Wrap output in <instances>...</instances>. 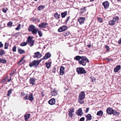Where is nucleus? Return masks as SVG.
<instances>
[{
	"label": "nucleus",
	"mask_w": 121,
	"mask_h": 121,
	"mask_svg": "<svg viewBox=\"0 0 121 121\" xmlns=\"http://www.w3.org/2000/svg\"><path fill=\"white\" fill-rule=\"evenodd\" d=\"M74 60L78 61L80 65L84 66L86 65V63L89 62L88 59L85 56H76L74 57Z\"/></svg>",
	"instance_id": "nucleus-1"
},
{
	"label": "nucleus",
	"mask_w": 121,
	"mask_h": 121,
	"mask_svg": "<svg viewBox=\"0 0 121 121\" xmlns=\"http://www.w3.org/2000/svg\"><path fill=\"white\" fill-rule=\"evenodd\" d=\"M85 96L84 92L83 91H82L79 94L78 100L79 103L80 104H82L84 103L83 99L85 97Z\"/></svg>",
	"instance_id": "nucleus-2"
},
{
	"label": "nucleus",
	"mask_w": 121,
	"mask_h": 121,
	"mask_svg": "<svg viewBox=\"0 0 121 121\" xmlns=\"http://www.w3.org/2000/svg\"><path fill=\"white\" fill-rule=\"evenodd\" d=\"M41 61V59L40 60H33L30 63L29 66L31 67H34L36 68Z\"/></svg>",
	"instance_id": "nucleus-3"
},
{
	"label": "nucleus",
	"mask_w": 121,
	"mask_h": 121,
	"mask_svg": "<svg viewBox=\"0 0 121 121\" xmlns=\"http://www.w3.org/2000/svg\"><path fill=\"white\" fill-rule=\"evenodd\" d=\"M28 30L30 32H31L33 34L35 35L37 33V29L33 25H30L28 27Z\"/></svg>",
	"instance_id": "nucleus-4"
},
{
	"label": "nucleus",
	"mask_w": 121,
	"mask_h": 121,
	"mask_svg": "<svg viewBox=\"0 0 121 121\" xmlns=\"http://www.w3.org/2000/svg\"><path fill=\"white\" fill-rule=\"evenodd\" d=\"M76 71L78 74H83L86 73L85 70L82 67L77 68L76 69Z\"/></svg>",
	"instance_id": "nucleus-5"
},
{
	"label": "nucleus",
	"mask_w": 121,
	"mask_h": 121,
	"mask_svg": "<svg viewBox=\"0 0 121 121\" xmlns=\"http://www.w3.org/2000/svg\"><path fill=\"white\" fill-rule=\"evenodd\" d=\"M48 25V23L47 22H42L39 25L38 27L40 28H47Z\"/></svg>",
	"instance_id": "nucleus-6"
},
{
	"label": "nucleus",
	"mask_w": 121,
	"mask_h": 121,
	"mask_svg": "<svg viewBox=\"0 0 121 121\" xmlns=\"http://www.w3.org/2000/svg\"><path fill=\"white\" fill-rule=\"evenodd\" d=\"M85 20V17H81L78 18V21L80 25H82L84 23V22Z\"/></svg>",
	"instance_id": "nucleus-7"
},
{
	"label": "nucleus",
	"mask_w": 121,
	"mask_h": 121,
	"mask_svg": "<svg viewBox=\"0 0 121 121\" xmlns=\"http://www.w3.org/2000/svg\"><path fill=\"white\" fill-rule=\"evenodd\" d=\"M51 56V54H50L49 52H48L45 54V56L43 58L41 59V60L42 61L43 60H46L48 59Z\"/></svg>",
	"instance_id": "nucleus-8"
},
{
	"label": "nucleus",
	"mask_w": 121,
	"mask_h": 121,
	"mask_svg": "<svg viewBox=\"0 0 121 121\" xmlns=\"http://www.w3.org/2000/svg\"><path fill=\"white\" fill-rule=\"evenodd\" d=\"M67 29V27L66 26L64 25L58 29V31L59 32H62L65 31L66 29Z\"/></svg>",
	"instance_id": "nucleus-9"
},
{
	"label": "nucleus",
	"mask_w": 121,
	"mask_h": 121,
	"mask_svg": "<svg viewBox=\"0 0 121 121\" xmlns=\"http://www.w3.org/2000/svg\"><path fill=\"white\" fill-rule=\"evenodd\" d=\"M34 55L33 56V57L34 58H37L41 57L42 56V55L39 52H35L34 53Z\"/></svg>",
	"instance_id": "nucleus-10"
},
{
	"label": "nucleus",
	"mask_w": 121,
	"mask_h": 121,
	"mask_svg": "<svg viewBox=\"0 0 121 121\" xmlns=\"http://www.w3.org/2000/svg\"><path fill=\"white\" fill-rule=\"evenodd\" d=\"M51 94L52 96H55L57 94L58 92L55 89H53L51 91Z\"/></svg>",
	"instance_id": "nucleus-11"
},
{
	"label": "nucleus",
	"mask_w": 121,
	"mask_h": 121,
	"mask_svg": "<svg viewBox=\"0 0 121 121\" xmlns=\"http://www.w3.org/2000/svg\"><path fill=\"white\" fill-rule=\"evenodd\" d=\"M109 4L108 2L107 1L104 2L102 3V5L105 9H107L109 8Z\"/></svg>",
	"instance_id": "nucleus-12"
},
{
	"label": "nucleus",
	"mask_w": 121,
	"mask_h": 121,
	"mask_svg": "<svg viewBox=\"0 0 121 121\" xmlns=\"http://www.w3.org/2000/svg\"><path fill=\"white\" fill-rule=\"evenodd\" d=\"M78 116H82L83 114L82 108L79 109L75 113Z\"/></svg>",
	"instance_id": "nucleus-13"
},
{
	"label": "nucleus",
	"mask_w": 121,
	"mask_h": 121,
	"mask_svg": "<svg viewBox=\"0 0 121 121\" xmlns=\"http://www.w3.org/2000/svg\"><path fill=\"white\" fill-rule=\"evenodd\" d=\"M36 80V79L35 78H30L29 80L30 84L33 86L35 85V82Z\"/></svg>",
	"instance_id": "nucleus-14"
},
{
	"label": "nucleus",
	"mask_w": 121,
	"mask_h": 121,
	"mask_svg": "<svg viewBox=\"0 0 121 121\" xmlns=\"http://www.w3.org/2000/svg\"><path fill=\"white\" fill-rule=\"evenodd\" d=\"M113 109L110 107H109L106 109V112L107 113L111 115L113 113Z\"/></svg>",
	"instance_id": "nucleus-15"
},
{
	"label": "nucleus",
	"mask_w": 121,
	"mask_h": 121,
	"mask_svg": "<svg viewBox=\"0 0 121 121\" xmlns=\"http://www.w3.org/2000/svg\"><path fill=\"white\" fill-rule=\"evenodd\" d=\"M55 99L54 98H52L49 100L48 102V103L51 105H52L55 104Z\"/></svg>",
	"instance_id": "nucleus-16"
},
{
	"label": "nucleus",
	"mask_w": 121,
	"mask_h": 121,
	"mask_svg": "<svg viewBox=\"0 0 121 121\" xmlns=\"http://www.w3.org/2000/svg\"><path fill=\"white\" fill-rule=\"evenodd\" d=\"M121 68V66L120 65H117L114 68V71L115 72H117Z\"/></svg>",
	"instance_id": "nucleus-17"
},
{
	"label": "nucleus",
	"mask_w": 121,
	"mask_h": 121,
	"mask_svg": "<svg viewBox=\"0 0 121 121\" xmlns=\"http://www.w3.org/2000/svg\"><path fill=\"white\" fill-rule=\"evenodd\" d=\"M34 99V97L32 93H31L28 96V100L32 101Z\"/></svg>",
	"instance_id": "nucleus-18"
},
{
	"label": "nucleus",
	"mask_w": 121,
	"mask_h": 121,
	"mask_svg": "<svg viewBox=\"0 0 121 121\" xmlns=\"http://www.w3.org/2000/svg\"><path fill=\"white\" fill-rule=\"evenodd\" d=\"M30 114L29 113L26 114L24 116V117L25 118V120L27 121L28 119L30 117Z\"/></svg>",
	"instance_id": "nucleus-19"
},
{
	"label": "nucleus",
	"mask_w": 121,
	"mask_h": 121,
	"mask_svg": "<svg viewBox=\"0 0 121 121\" xmlns=\"http://www.w3.org/2000/svg\"><path fill=\"white\" fill-rule=\"evenodd\" d=\"M86 121L90 120H91L92 117L91 115L89 114H88L86 116Z\"/></svg>",
	"instance_id": "nucleus-20"
},
{
	"label": "nucleus",
	"mask_w": 121,
	"mask_h": 121,
	"mask_svg": "<svg viewBox=\"0 0 121 121\" xmlns=\"http://www.w3.org/2000/svg\"><path fill=\"white\" fill-rule=\"evenodd\" d=\"M7 62V61L5 59L0 58V63L5 64Z\"/></svg>",
	"instance_id": "nucleus-21"
},
{
	"label": "nucleus",
	"mask_w": 121,
	"mask_h": 121,
	"mask_svg": "<svg viewBox=\"0 0 121 121\" xmlns=\"http://www.w3.org/2000/svg\"><path fill=\"white\" fill-rule=\"evenodd\" d=\"M51 62L50 61L48 62H46V66L48 69H49L50 67L51 66Z\"/></svg>",
	"instance_id": "nucleus-22"
},
{
	"label": "nucleus",
	"mask_w": 121,
	"mask_h": 121,
	"mask_svg": "<svg viewBox=\"0 0 121 121\" xmlns=\"http://www.w3.org/2000/svg\"><path fill=\"white\" fill-rule=\"evenodd\" d=\"M23 57L21 59L18 63V64L19 65H21L24 63L25 62V60L23 59Z\"/></svg>",
	"instance_id": "nucleus-23"
},
{
	"label": "nucleus",
	"mask_w": 121,
	"mask_h": 121,
	"mask_svg": "<svg viewBox=\"0 0 121 121\" xmlns=\"http://www.w3.org/2000/svg\"><path fill=\"white\" fill-rule=\"evenodd\" d=\"M45 8V6L43 5H40L37 7V9L38 10L40 11L44 9Z\"/></svg>",
	"instance_id": "nucleus-24"
},
{
	"label": "nucleus",
	"mask_w": 121,
	"mask_h": 121,
	"mask_svg": "<svg viewBox=\"0 0 121 121\" xmlns=\"http://www.w3.org/2000/svg\"><path fill=\"white\" fill-rule=\"evenodd\" d=\"M115 21L113 19L110 20L108 22V24L110 25H113L115 24Z\"/></svg>",
	"instance_id": "nucleus-25"
},
{
	"label": "nucleus",
	"mask_w": 121,
	"mask_h": 121,
	"mask_svg": "<svg viewBox=\"0 0 121 121\" xmlns=\"http://www.w3.org/2000/svg\"><path fill=\"white\" fill-rule=\"evenodd\" d=\"M103 114V112L102 111L100 110L97 112L96 115L98 116H101Z\"/></svg>",
	"instance_id": "nucleus-26"
},
{
	"label": "nucleus",
	"mask_w": 121,
	"mask_h": 121,
	"mask_svg": "<svg viewBox=\"0 0 121 121\" xmlns=\"http://www.w3.org/2000/svg\"><path fill=\"white\" fill-rule=\"evenodd\" d=\"M67 13V11H65L64 12L62 13H61V15L62 17V18L65 17Z\"/></svg>",
	"instance_id": "nucleus-27"
},
{
	"label": "nucleus",
	"mask_w": 121,
	"mask_h": 121,
	"mask_svg": "<svg viewBox=\"0 0 121 121\" xmlns=\"http://www.w3.org/2000/svg\"><path fill=\"white\" fill-rule=\"evenodd\" d=\"M18 52L20 54H22L25 53V51L22 49L19 48H18Z\"/></svg>",
	"instance_id": "nucleus-28"
},
{
	"label": "nucleus",
	"mask_w": 121,
	"mask_h": 121,
	"mask_svg": "<svg viewBox=\"0 0 121 121\" xmlns=\"http://www.w3.org/2000/svg\"><path fill=\"white\" fill-rule=\"evenodd\" d=\"M86 7H84L83 8H82L81 9L80 13L81 14H82L86 10Z\"/></svg>",
	"instance_id": "nucleus-29"
},
{
	"label": "nucleus",
	"mask_w": 121,
	"mask_h": 121,
	"mask_svg": "<svg viewBox=\"0 0 121 121\" xmlns=\"http://www.w3.org/2000/svg\"><path fill=\"white\" fill-rule=\"evenodd\" d=\"M113 114L115 116H118L120 114V113L117 112L116 110H113Z\"/></svg>",
	"instance_id": "nucleus-30"
},
{
	"label": "nucleus",
	"mask_w": 121,
	"mask_h": 121,
	"mask_svg": "<svg viewBox=\"0 0 121 121\" xmlns=\"http://www.w3.org/2000/svg\"><path fill=\"white\" fill-rule=\"evenodd\" d=\"M60 14H58V13L57 12H56L54 14V17L56 18L57 19L60 18Z\"/></svg>",
	"instance_id": "nucleus-31"
},
{
	"label": "nucleus",
	"mask_w": 121,
	"mask_h": 121,
	"mask_svg": "<svg viewBox=\"0 0 121 121\" xmlns=\"http://www.w3.org/2000/svg\"><path fill=\"white\" fill-rule=\"evenodd\" d=\"M13 90L12 89H10L8 91V93L7 94V95L8 96H9L10 95L12 92V91H13Z\"/></svg>",
	"instance_id": "nucleus-32"
},
{
	"label": "nucleus",
	"mask_w": 121,
	"mask_h": 121,
	"mask_svg": "<svg viewBox=\"0 0 121 121\" xmlns=\"http://www.w3.org/2000/svg\"><path fill=\"white\" fill-rule=\"evenodd\" d=\"M34 40H32V41H31L30 42H28V43H29L30 46L31 47L34 45Z\"/></svg>",
	"instance_id": "nucleus-33"
},
{
	"label": "nucleus",
	"mask_w": 121,
	"mask_h": 121,
	"mask_svg": "<svg viewBox=\"0 0 121 121\" xmlns=\"http://www.w3.org/2000/svg\"><path fill=\"white\" fill-rule=\"evenodd\" d=\"M70 34L69 32H65L63 33V35L65 36L68 35Z\"/></svg>",
	"instance_id": "nucleus-34"
},
{
	"label": "nucleus",
	"mask_w": 121,
	"mask_h": 121,
	"mask_svg": "<svg viewBox=\"0 0 121 121\" xmlns=\"http://www.w3.org/2000/svg\"><path fill=\"white\" fill-rule=\"evenodd\" d=\"M5 51L4 50L0 49V56H2L3 54L5 53Z\"/></svg>",
	"instance_id": "nucleus-35"
},
{
	"label": "nucleus",
	"mask_w": 121,
	"mask_h": 121,
	"mask_svg": "<svg viewBox=\"0 0 121 121\" xmlns=\"http://www.w3.org/2000/svg\"><path fill=\"white\" fill-rule=\"evenodd\" d=\"M27 44L26 42H24L20 44V45L22 46H26Z\"/></svg>",
	"instance_id": "nucleus-36"
},
{
	"label": "nucleus",
	"mask_w": 121,
	"mask_h": 121,
	"mask_svg": "<svg viewBox=\"0 0 121 121\" xmlns=\"http://www.w3.org/2000/svg\"><path fill=\"white\" fill-rule=\"evenodd\" d=\"M32 38H31L30 36H28L27 38L28 42H30V41H32Z\"/></svg>",
	"instance_id": "nucleus-37"
},
{
	"label": "nucleus",
	"mask_w": 121,
	"mask_h": 121,
	"mask_svg": "<svg viewBox=\"0 0 121 121\" xmlns=\"http://www.w3.org/2000/svg\"><path fill=\"white\" fill-rule=\"evenodd\" d=\"M56 66H54L53 68H52L53 69L52 70V72L54 73H55L56 72Z\"/></svg>",
	"instance_id": "nucleus-38"
},
{
	"label": "nucleus",
	"mask_w": 121,
	"mask_h": 121,
	"mask_svg": "<svg viewBox=\"0 0 121 121\" xmlns=\"http://www.w3.org/2000/svg\"><path fill=\"white\" fill-rule=\"evenodd\" d=\"M37 32H38V34L39 35V36L40 37H42L43 35V34L42 32L41 31H40L39 30H37Z\"/></svg>",
	"instance_id": "nucleus-39"
},
{
	"label": "nucleus",
	"mask_w": 121,
	"mask_h": 121,
	"mask_svg": "<svg viewBox=\"0 0 121 121\" xmlns=\"http://www.w3.org/2000/svg\"><path fill=\"white\" fill-rule=\"evenodd\" d=\"M113 20H115V22L117 21L119 19V17L117 16H115V17H114L113 18Z\"/></svg>",
	"instance_id": "nucleus-40"
},
{
	"label": "nucleus",
	"mask_w": 121,
	"mask_h": 121,
	"mask_svg": "<svg viewBox=\"0 0 121 121\" xmlns=\"http://www.w3.org/2000/svg\"><path fill=\"white\" fill-rule=\"evenodd\" d=\"M91 78V81L92 82H94L96 80V78L93 77H91L90 78Z\"/></svg>",
	"instance_id": "nucleus-41"
},
{
	"label": "nucleus",
	"mask_w": 121,
	"mask_h": 121,
	"mask_svg": "<svg viewBox=\"0 0 121 121\" xmlns=\"http://www.w3.org/2000/svg\"><path fill=\"white\" fill-rule=\"evenodd\" d=\"M21 25L20 24H19L17 25V27L15 28V30H18L20 29V27Z\"/></svg>",
	"instance_id": "nucleus-42"
},
{
	"label": "nucleus",
	"mask_w": 121,
	"mask_h": 121,
	"mask_svg": "<svg viewBox=\"0 0 121 121\" xmlns=\"http://www.w3.org/2000/svg\"><path fill=\"white\" fill-rule=\"evenodd\" d=\"M13 23L12 22L10 21L7 23V25L8 26H12Z\"/></svg>",
	"instance_id": "nucleus-43"
},
{
	"label": "nucleus",
	"mask_w": 121,
	"mask_h": 121,
	"mask_svg": "<svg viewBox=\"0 0 121 121\" xmlns=\"http://www.w3.org/2000/svg\"><path fill=\"white\" fill-rule=\"evenodd\" d=\"M74 112V108L71 109L69 111V113H72L73 112Z\"/></svg>",
	"instance_id": "nucleus-44"
},
{
	"label": "nucleus",
	"mask_w": 121,
	"mask_h": 121,
	"mask_svg": "<svg viewBox=\"0 0 121 121\" xmlns=\"http://www.w3.org/2000/svg\"><path fill=\"white\" fill-rule=\"evenodd\" d=\"M97 20L100 22H102L103 21L101 17H97Z\"/></svg>",
	"instance_id": "nucleus-45"
},
{
	"label": "nucleus",
	"mask_w": 121,
	"mask_h": 121,
	"mask_svg": "<svg viewBox=\"0 0 121 121\" xmlns=\"http://www.w3.org/2000/svg\"><path fill=\"white\" fill-rule=\"evenodd\" d=\"M8 43H7L6 42L5 43V45H4V49H7L8 48Z\"/></svg>",
	"instance_id": "nucleus-46"
},
{
	"label": "nucleus",
	"mask_w": 121,
	"mask_h": 121,
	"mask_svg": "<svg viewBox=\"0 0 121 121\" xmlns=\"http://www.w3.org/2000/svg\"><path fill=\"white\" fill-rule=\"evenodd\" d=\"M16 46H14L12 48V50L13 52H16Z\"/></svg>",
	"instance_id": "nucleus-47"
},
{
	"label": "nucleus",
	"mask_w": 121,
	"mask_h": 121,
	"mask_svg": "<svg viewBox=\"0 0 121 121\" xmlns=\"http://www.w3.org/2000/svg\"><path fill=\"white\" fill-rule=\"evenodd\" d=\"M105 48L106 49L107 51H108L109 50V48L108 46L106 45L105 46Z\"/></svg>",
	"instance_id": "nucleus-48"
},
{
	"label": "nucleus",
	"mask_w": 121,
	"mask_h": 121,
	"mask_svg": "<svg viewBox=\"0 0 121 121\" xmlns=\"http://www.w3.org/2000/svg\"><path fill=\"white\" fill-rule=\"evenodd\" d=\"M28 94H27L26 95V96H25L24 98V99H25L26 100H28Z\"/></svg>",
	"instance_id": "nucleus-49"
},
{
	"label": "nucleus",
	"mask_w": 121,
	"mask_h": 121,
	"mask_svg": "<svg viewBox=\"0 0 121 121\" xmlns=\"http://www.w3.org/2000/svg\"><path fill=\"white\" fill-rule=\"evenodd\" d=\"M8 10V9L6 8V9H5L4 8L2 9V11L3 12L5 13Z\"/></svg>",
	"instance_id": "nucleus-50"
},
{
	"label": "nucleus",
	"mask_w": 121,
	"mask_h": 121,
	"mask_svg": "<svg viewBox=\"0 0 121 121\" xmlns=\"http://www.w3.org/2000/svg\"><path fill=\"white\" fill-rule=\"evenodd\" d=\"M64 71L60 70V74L61 75H63L64 74Z\"/></svg>",
	"instance_id": "nucleus-51"
},
{
	"label": "nucleus",
	"mask_w": 121,
	"mask_h": 121,
	"mask_svg": "<svg viewBox=\"0 0 121 121\" xmlns=\"http://www.w3.org/2000/svg\"><path fill=\"white\" fill-rule=\"evenodd\" d=\"M105 60H108L109 61H113V60L112 58H106Z\"/></svg>",
	"instance_id": "nucleus-52"
},
{
	"label": "nucleus",
	"mask_w": 121,
	"mask_h": 121,
	"mask_svg": "<svg viewBox=\"0 0 121 121\" xmlns=\"http://www.w3.org/2000/svg\"><path fill=\"white\" fill-rule=\"evenodd\" d=\"M84 117H82L80 119L79 121H84Z\"/></svg>",
	"instance_id": "nucleus-53"
},
{
	"label": "nucleus",
	"mask_w": 121,
	"mask_h": 121,
	"mask_svg": "<svg viewBox=\"0 0 121 121\" xmlns=\"http://www.w3.org/2000/svg\"><path fill=\"white\" fill-rule=\"evenodd\" d=\"M73 114L68 113L69 116L71 118H72L73 116Z\"/></svg>",
	"instance_id": "nucleus-54"
},
{
	"label": "nucleus",
	"mask_w": 121,
	"mask_h": 121,
	"mask_svg": "<svg viewBox=\"0 0 121 121\" xmlns=\"http://www.w3.org/2000/svg\"><path fill=\"white\" fill-rule=\"evenodd\" d=\"M60 70L61 71H64V67L63 66H61L60 68Z\"/></svg>",
	"instance_id": "nucleus-55"
},
{
	"label": "nucleus",
	"mask_w": 121,
	"mask_h": 121,
	"mask_svg": "<svg viewBox=\"0 0 121 121\" xmlns=\"http://www.w3.org/2000/svg\"><path fill=\"white\" fill-rule=\"evenodd\" d=\"M5 80H4V79L2 80L1 81V82H0V83H1V84H2L3 83H4V82H5Z\"/></svg>",
	"instance_id": "nucleus-56"
},
{
	"label": "nucleus",
	"mask_w": 121,
	"mask_h": 121,
	"mask_svg": "<svg viewBox=\"0 0 121 121\" xmlns=\"http://www.w3.org/2000/svg\"><path fill=\"white\" fill-rule=\"evenodd\" d=\"M3 44L1 42H0V48L3 46Z\"/></svg>",
	"instance_id": "nucleus-57"
},
{
	"label": "nucleus",
	"mask_w": 121,
	"mask_h": 121,
	"mask_svg": "<svg viewBox=\"0 0 121 121\" xmlns=\"http://www.w3.org/2000/svg\"><path fill=\"white\" fill-rule=\"evenodd\" d=\"M14 73V71H12L9 74V75H13Z\"/></svg>",
	"instance_id": "nucleus-58"
},
{
	"label": "nucleus",
	"mask_w": 121,
	"mask_h": 121,
	"mask_svg": "<svg viewBox=\"0 0 121 121\" xmlns=\"http://www.w3.org/2000/svg\"><path fill=\"white\" fill-rule=\"evenodd\" d=\"M70 18V17L69 16L67 17V18L66 21H65V22H68V21L69 19Z\"/></svg>",
	"instance_id": "nucleus-59"
},
{
	"label": "nucleus",
	"mask_w": 121,
	"mask_h": 121,
	"mask_svg": "<svg viewBox=\"0 0 121 121\" xmlns=\"http://www.w3.org/2000/svg\"><path fill=\"white\" fill-rule=\"evenodd\" d=\"M89 110V108H86L85 112L86 113H87L88 111Z\"/></svg>",
	"instance_id": "nucleus-60"
},
{
	"label": "nucleus",
	"mask_w": 121,
	"mask_h": 121,
	"mask_svg": "<svg viewBox=\"0 0 121 121\" xmlns=\"http://www.w3.org/2000/svg\"><path fill=\"white\" fill-rule=\"evenodd\" d=\"M8 75H7L5 76V77L4 78V80H5L6 81V79L8 78Z\"/></svg>",
	"instance_id": "nucleus-61"
},
{
	"label": "nucleus",
	"mask_w": 121,
	"mask_h": 121,
	"mask_svg": "<svg viewBox=\"0 0 121 121\" xmlns=\"http://www.w3.org/2000/svg\"><path fill=\"white\" fill-rule=\"evenodd\" d=\"M118 43L119 44L121 43V38L119 40Z\"/></svg>",
	"instance_id": "nucleus-62"
},
{
	"label": "nucleus",
	"mask_w": 121,
	"mask_h": 121,
	"mask_svg": "<svg viewBox=\"0 0 121 121\" xmlns=\"http://www.w3.org/2000/svg\"><path fill=\"white\" fill-rule=\"evenodd\" d=\"M79 53L80 54H82V52H83V51H82V50H79Z\"/></svg>",
	"instance_id": "nucleus-63"
},
{
	"label": "nucleus",
	"mask_w": 121,
	"mask_h": 121,
	"mask_svg": "<svg viewBox=\"0 0 121 121\" xmlns=\"http://www.w3.org/2000/svg\"><path fill=\"white\" fill-rule=\"evenodd\" d=\"M11 78L10 79L8 80V82H10L11 81Z\"/></svg>",
	"instance_id": "nucleus-64"
}]
</instances>
